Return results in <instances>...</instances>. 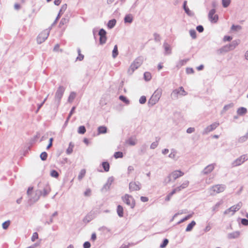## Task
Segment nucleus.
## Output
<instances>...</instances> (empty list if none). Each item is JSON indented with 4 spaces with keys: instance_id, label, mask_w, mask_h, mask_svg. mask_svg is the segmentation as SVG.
<instances>
[{
    "instance_id": "1",
    "label": "nucleus",
    "mask_w": 248,
    "mask_h": 248,
    "mask_svg": "<svg viewBox=\"0 0 248 248\" xmlns=\"http://www.w3.org/2000/svg\"><path fill=\"white\" fill-rule=\"evenodd\" d=\"M144 58L142 56L137 58L131 63L127 70L129 75H132L135 70L138 69L143 63Z\"/></svg>"
},
{
    "instance_id": "2",
    "label": "nucleus",
    "mask_w": 248,
    "mask_h": 248,
    "mask_svg": "<svg viewBox=\"0 0 248 248\" xmlns=\"http://www.w3.org/2000/svg\"><path fill=\"white\" fill-rule=\"evenodd\" d=\"M162 94L161 89H157L148 100V106L152 107L159 101Z\"/></svg>"
},
{
    "instance_id": "3",
    "label": "nucleus",
    "mask_w": 248,
    "mask_h": 248,
    "mask_svg": "<svg viewBox=\"0 0 248 248\" xmlns=\"http://www.w3.org/2000/svg\"><path fill=\"white\" fill-rule=\"evenodd\" d=\"M65 88L62 86H60L55 94V103L58 107L60 104L61 99L63 95Z\"/></svg>"
},
{
    "instance_id": "4",
    "label": "nucleus",
    "mask_w": 248,
    "mask_h": 248,
    "mask_svg": "<svg viewBox=\"0 0 248 248\" xmlns=\"http://www.w3.org/2000/svg\"><path fill=\"white\" fill-rule=\"evenodd\" d=\"M122 201L127 205L133 208L135 205V202L133 197L127 194H125L122 197Z\"/></svg>"
},
{
    "instance_id": "5",
    "label": "nucleus",
    "mask_w": 248,
    "mask_h": 248,
    "mask_svg": "<svg viewBox=\"0 0 248 248\" xmlns=\"http://www.w3.org/2000/svg\"><path fill=\"white\" fill-rule=\"evenodd\" d=\"M50 191V188L48 185H46L45 186L43 187V190L41 189H38L36 190V194H39V196L37 198L34 200V202L37 201L40 196H43V197L46 196Z\"/></svg>"
},
{
    "instance_id": "6",
    "label": "nucleus",
    "mask_w": 248,
    "mask_h": 248,
    "mask_svg": "<svg viewBox=\"0 0 248 248\" xmlns=\"http://www.w3.org/2000/svg\"><path fill=\"white\" fill-rule=\"evenodd\" d=\"M49 34V30L48 29L43 31L40 33L37 38V43L39 44L44 42L48 37Z\"/></svg>"
},
{
    "instance_id": "7",
    "label": "nucleus",
    "mask_w": 248,
    "mask_h": 248,
    "mask_svg": "<svg viewBox=\"0 0 248 248\" xmlns=\"http://www.w3.org/2000/svg\"><path fill=\"white\" fill-rule=\"evenodd\" d=\"M226 186L224 185H216L211 187V190L213 192L211 193V195H214V193H219L224 191Z\"/></svg>"
},
{
    "instance_id": "8",
    "label": "nucleus",
    "mask_w": 248,
    "mask_h": 248,
    "mask_svg": "<svg viewBox=\"0 0 248 248\" xmlns=\"http://www.w3.org/2000/svg\"><path fill=\"white\" fill-rule=\"evenodd\" d=\"M178 94H180L183 96L186 94V93L183 87H180L178 89L173 90L171 94V96L172 98L176 99L178 98Z\"/></svg>"
},
{
    "instance_id": "9",
    "label": "nucleus",
    "mask_w": 248,
    "mask_h": 248,
    "mask_svg": "<svg viewBox=\"0 0 248 248\" xmlns=\"http://www.w3.org/2000/svg\"><path fill=\"white\" fill-rule=\"evenodd\" d=\"M242 206V202H240L236 205H233L229 209L225 210L224 212V214H228L230 212H232V215H233L234 213L238 211Z\"/></svg>"
},
{
    "instance_id": "10",
    "label": "nucleus",
    "mask_w": 248,
    "mask_h": 248,
    "mask_svg": "<svg viewBox=\"0 0 248 248\" xmlns=\"http://www.w3.org/2000/svg\"><path fill=\"white\" fill-rule=\"evenodd\" d=\"M141 188V184L139 181L131 182L129 184V189L130 192L138 191Z\"/></svg>"
},
{
    "instance_id": "11",
    "label": "nucleus",
    "mask_w": 248,
    "mask_h": 248,
    "mask_svg": "<svg viewBox=\"0 0 248 248\" xmlns=\"http://www.w3.org/2000/svg\"><path fill=\"white\" fill-rule=\"evenodd\" d=\"M219 125V123L215 122L212 124H210L207 126L202 132V135L207 134L210 132H211L215 130L218 125Z\"/></svg>"
},
{
    "instance_id": "12",
    "label": "nucleus",
    "mask_w": 248,
    "mask_h": 248,
    "mask_svg": "<svg viewBox=\"0 0 248 248\" xmlns=\"http://www.w3.org/2000/svg\"><path fill=\"white\" fill-rule=\"evenodd\" d=\"M247 160L248 158L247 155H243L235 159L232 163V165L233 166H239Z\"/></svg>"
},
{
    "instance_id": "13",
    "label": "nucleus",
    "mask_w": 248,
    "mask_h": 248,
    "mask_svg": "<svg viewBox=\"0 0 248 248\" xmlns=\"http://www.w3.org/2000/svg\"><path fill=\"white\" fill-rule=\"evenodd\" d=\"M114 181V178L112 176L109 177L107 180V182L104 185L102 188V191H107L109 189L110 186Z\"/></svg>"
},
{
    "instance_id": "14",
    "label": "nucleus",
    "mask_w": 248,
    "mask_h": 248,
    "mask_svg": "<svg viewBox=\"0 0 248 248\" xmlns=\"http://www.w3.org/2000/svg\"><path fill=\"white\" fill-rule=\"evenodd\" d=\"M215 164H211L207 166L202 170V173L204 174H208L212 172L215 168Z\"/></svg>"
},
{
    "instance_id": "15",
    "label": "nucleus",
    "mask_w": 248,
    "mask_h": 248,
    "mask_svg": "<svg viewBox=\"0 0 248 248\" xmlns=\"http://www.w3.org/2000/svg\"><path fill=\"white\" fill-rule=\"evenodd\" d=\"M184 173L181 170H175L172 172L170 175L173 179L174 180L177 178L183 176Z\"/></svg>"
},
{
    "instance_id": "16",
    "label": "nucleus",
    "mask_w": 248,
    "mask_h": 248,
    "mask_svg": "<svg viewBox=\"0 0 248 248\" xmlns=\"http://www.w3.org/2000/svg\"><path fill=\"white\" fill-rule=\"evenodd\" d=\"M230 51L228 45H225L217 50V53L218 55H221L223 53H226Z\"/></svg>"
},
{
    "instance_id": "17",
    "label": "nucleus",
    "mask_w": 248,
    "mask_h": 248,
    "mask_svg": "<svg viewBox=\"0 0 248 248\" xmlns=\"http://www.w3.org/2000/svg\"><path fill=\"white\" fill-rule=\"evenodd\" d=\"M239 40H233L229 45H227L230 51L233 50L239 44Z\"/></svg>"
},
{
    "instance_id": "18",
    "label": "nucleus",
    "mask_w": 248,
    "mask_h": 248,
    "mask_svg": "<svg viewBox=\"0 0 248 248\" xmlns=\"http://www.w3.org/2000/svg\"><path fill=\"white\" fill-rule=\"evenodd\" d=\"M240 235V232L239 231H236L232 233H229L228 234V237L229 239H234L239 237Z\"/></svg>"
},
{
    "instance_id": "19",
    "label": "nucleus",
    "mask_w": 248,
    "mask_h": 248,
    "mask_svg": "<svg viewBox=\"0 0 248 248\" xmlns=\"http://www.w3.org/2000/svg\"><path fill=\"white\" fill-rule=\"evenodd\" d=\"M133 20V17L131 14L126 15L124 18V22L126 23H131Z\"/></svg>"
},
{
    "instance_id": "20",
    "label": "nucleus",
    "mask_w": 248,
    "mask_h": 248,
    "mask_svg": "<svg viewBox=\"0 0 248 248\" xmlns=\"http://www.w3.org/2000/svg\"><path fill=\"white\" fill-rule=\"evenodd\" d=\"M117 213L118 216L120 217L124 216V209L122 206L118 205L117 207Z\"/></svg>"
},
{
    "instance_id": "21",
    "label": "nucleus",
    "mask_w": 248,
    "mask_h": 248,
    "mask_svg": "<svg viewBox=\"0 0 248 248\" xmlns=\"http://www.w3.org/2000/svg\"><path fill=\"white\" fill-rule=\"evenodd\" d=\"M163 46L165 49V54H170L171 53V48L170 45H169L166 42H165L163 44Z\"/></svg>"
},
{
    "instance_id": "22",
    "label": "nucleus",
    "mask_w": 248,
    "mask_h": 248,
    "mask_svg": "<svg viewBox=\"0 0 248 248\" xmlns=\"http://www.w3.org/2000/svg\"><path fill=\"white\" fill-rule=\"evenodd\" d=\"M237 112L238 115L240 116H243L247 112V109L246 108L240 107L238 108Z\"/></svg>"
},
{
    "instance_id": "23",
    "label": "nucleus",
    "mask_w": 248,
    "mask_h": 248,
    "mask_svg": "<svg viewBox=\"0 0 248 248\" xmlns=\"http://www.w3.org/2000/svg\"><path fill=\"white\" fill-rule=\"evenodd\" d=\"M248 139V135H247V133L243 136L239 137L237 140V142L239 143H242L245 141H246Z\"/></svg>"
},
{
    "instance_id": "24",
    "label": "nucleus",
    "mask_w": 248,
    "mask_h": 248,
    "mask_svg": "<svg viewBox=\"0 0 248 248\" xmlns=\"http://www.w3.org/2000/svg\"><path fill=\"white\" fill-rule=\"evenodd\" d=\"M196 225V222L194 220L192 221L187 226L186 231V232H190L193 228V227Z\"/></svg>"
},
{
    "instance_id": "25",
    "label": "nucleus",
    "mask_w": 248,
    "mask_h": 248,
    "mask_svg": "<svg viewBox=\"0 0 248 248\" xmlns=\"http://www.w3.org/2000/svg\"><path fill=\"white\" fill-rule=\"evenodd\" d=\"M116 23V20L115 19H112L111 20H110L108 21L107 26L108 28L109 29H112L113 28Z\"/></svg>"
},
{
    "instance_id": "26",
    "label": "nucleus",
    "mask_w": 248,
    "mask_h": 248,
    "mask_svg": "<svg viewBox=\"0 0 248 248\" xmlns=\"http://www.w3.org/2000/svg\"><path fill=\"white\" fill-rule=\"evenodd\" d=\"M102 166L103 168L104 171L106 172H108L109 170V164L107 161H104L102 163Z\"/></svg>"
},
{
    "instance_id": "27",
    "label": "nucleus",
    "mask_w": 248,
    "mask_h": 248,
    "mask_svg": "<svg viewBox=\"0 0 248 248\" xmlns=\"http://www.w3.org/2000/svg\"><path fill=\"white\" fill-rule=\"evenodd\" d=\"M107 132V128L105 126H100L98 127V134H105Z\"/></svg>"
},
{
    "instance_id": "28",
    "label": "nucleus",
    "mask_w": 248,
    "mask_h": 248,
    "mask_svg": "<svg viewBox=\"0 0 248 248\" xmlns=\"http://www.w3.org/2000/svg\"><path fill=\"white\" fill-rule=\"evenodd\" d=\"M77 51L78 53V56L76 58V61H81L84 59V55L81 53V50L80 48H78Z\"/></svg>"
},
{
    "instance_id": "29",
    "label": "nucleus",
    "mask_w": 248,
    "mask_h": 248,
    "mask_svg": "<svg viewBox=\"0 0 248 248\" xmlns=\"http://www.w3.org/2000/svg\"><path fill=\"white\" fill-rule=\"evenodd\" d=\"M188 61V59L180 60L177 62V63L176 64V67L178 68L181 67L182 66L185 65L187 62Z\"/></svg>"
},
{
    "instance_id": "30",
    "label": "nucleus",
    "mask_w": 248,
    "mask_h": 248,
    "mask_svg": "<svg viewBox=\"0 0 248 248\" xmlns=\"http://www.w3.org/2000/svg\"><path fill=\"white\" fill-rule=\"evenodd\" d=\"M118 55V50L117 45H115L112 50V56L113 58H115Z\"/></svg>"
},
{
    "instance_id": "31",
    "label": "nucleus",
    "mask_w": 248,
    "mask_h": 248,
    "mask_svg": "<svg viewBox=\"0 0 248 248\" xmlns=\"http://www.w3.org/2000/svg\"><path fill=\"white\" fill-rule=\"evenodd\" d=\"M58 214V213L57 211H55L51 216L49 221H46L45 223V224H50L51 223H52L53 222V217H55V216H57Z\"/></svg>"
},
{
    "instance_id": "32",
    "label": "nucleus",
    "mask_w": 248,
    "mask_h": 248,
    "mask_svg": "<svg viewBox=\"0 0 248 248\" xmlns=\"http://www.w3.org/2000/svg\"><path fill=\"white\" fill-rule=\"evenodd\" d=\"M76 96V93L72 92L70 93L68 98V101L70 103L72 102L74 99L75 98Z\"/></svg>"
},
{
    "instance_id": "33",
    "label": "nucleus",
    "mask_w": 248,
    "mask_h": 248,
    "mask_svg": "<svg viewBox=\"0 0 248 248\" xmlns=\"http://www.w3.org/2000/svg\"><path fill=\"white\" fill-rule=\"evenodd\" d=\"M119 99L126 105H128L130 103L129 100L124 95H120L119 96Z\"/></svg>"
},
{
    "instance_id": "34",
    "label": "nucleus",
    "mask_w": 248,
    "mask_h": 248,
    "mask_svg": "<svg viewBox=\"0 0 248 248\" xmlns=\"http://www.w3.org/2000/svg\"><path fill=\"white\" fill-rule=\"evenodd\" d=\"M152 78L151 74L150 72H145L144 73V78L146 81H149L151 80Z\"/></svg>"
},
{
    "instance_id": "35",
    "label": "nucleus",
    "mask_w": 248,
    "mask_h": 248,
    "mask_svg": "<svg viewBox=\"0 0 248 248\" xmlns=\"http://www.w3.org/2000/svg\"><path fill=\"white\" fill-rule=\"evenodd\" d=\"M86 173V170L85 169H82L80 170L78 176V179L80 181L84 177Z\"/></svg>"
},
{
    "instance_id": "36",
    "label": "nucleus",
    "mask_w": 248,
    "mask_h": 248,
    "mask_svg": "<svg viewBox=\"0 0 248 248\" xmlns=\"http://www.w3.org/2000/svg\"><path fill=\"white\" fill-rule=\"evenodd\" d=\"M86 131L85 127L84 125H81L78 127V132L80 134H84Z\"/></svg>"
},
{
    "instance_id": "37",
    "label": "nucleus",
    "mask_w": 248,
    "mask_h": 248,
    "mask_svg": "<svg viewBox=\"0 0 248 248\" xmlns=\"http://www.w3.org/2000/svg\"><path fill=\"white\" fill-rule=\"evenodd\" d=\"M209 20L212 23H217L218 19V16L217 15H215L213 16H212V17H209Z\"/></svg>"
},
{
    "instance_id": "38",
    "label": "nucleus",
    "mask_w": 248,
    "mask_h": 248,
    "mask_svg": "<svg viewBox=\"0 0 248 248\" xmlns=\"http://www.w3.org/2000/svg\"><path fill=\"white\" fill-rule=\"evenodd\" d=\"M231 3V0H222V4L224 8L228 7Z\"/></svg>"
},
{
    "instance_id": "39",
    "label": "nucleus",
    "mask_w": 248,
    "mask_h": 248,
    "mask_svg": "<svg viewBox=\"0 0 248 248\" xmlns=\"http://www.w3.org/2000/svg\"><path fill=\"white\" fill-rule=\"evenodd\" d=\"M154 40L155 42H160L161 41V37L157 33H154Z\"/></svg>"
},
{
    "instance_id": "40",
    "label": "nucleus",
    "mask_w": 248,
    "mask_h": 248,
    "mask_svg": "<svg viewBox=\"0 0 248 248\" xmlns=\"http://www.w3.org/2000/svg\"><path fill=\"white\" fill-rule=\"evenodd\" d=\"M74 146V145L72 144L71 142H70L69 143V147L67 149L66 151V153L68 155H70V154L72 153V152H73V148Z\"/></svg>"
},
{
    "instance_id": "41",
    "label": "nucleus",
    "mask_w": 248,
    "mask_h": 248,
    "mask_svg": "<svg viewBox=\"0 0 248 248\" xmlns=\"http://www.w3.org/2000/svg\"><path fill=\"white\" fill-rule=\"evenodd\" d=\"M50 175L52 177L57 178L59 177V174L57 170H53L50 171Z\"/></svg>"
},
{
    "instance_id": "42",
    "label": "nucleus",
    "mask_w": 248,
    "mask_h": 248,
    "mask_svg": "<svg viewBox=\"0 0 248 248\" xmlns=\"http://www.w3.org/2000/svg\"><path fill=\"white\" fill-rule=\"evenodd\" d=\"M107 41V36H102L99 37V44L101 45H104L106 43Z\"/></svg>"
},
{
    "instance_id": "43",
    "label": "nucleus",
    "mask_w": 248,
    "mask_h": 248,
    "mask_svg": "<svg viewBox=\"0 0 248 248\" xmlns=\"http://www.w3.org/2000/svg\"><path fill=\"white\" fill-rule=\"evenodd\" d=\"M169 243V240L167 238H165L162 243L160 245V248H165Z\"/></svg>"
},
{
    "instance_id": "44",
    "label": "nucleus",
    "mask_w": 248,
    "mask_h": 248,
    "mask_svg": "<svg viewBox=\"0 0 248 248\" xmlns=\"http://www.w3.org/2000/svg\"><path fill=\"white\" fill-rule=\"evenodd\" d=\"M40 158L43 161H45L46 160L47 157V154L46 152H42L40 155Z\"/></svg>"
},
{
    "instance_id": "45",
    "label": "nucleus",
    "mask_w": 248,
    "mask_h": 248,
    "mask_svg": "<svg viewBox=\"0 0 248 248\" xmlns=\"http://www.w3.org/2000/svg\"><path fill=\"white\" fill-rule=\"evenodd\" d=\"M126 143L132 146H134L136 144V142L135 141V140L132 138H130L127 140Z\"/></svg>"
},
{
    "instance_id": "46",
    "label": "nucleus",
    "mask_w": 248,
    "mask_h": 248,
    "mask_svg": "<svg viewBox=\"0 0 248 248\" xmlns=\"http://www.w3.org/2000/svg\"><path fill=\"white\" fill-rule=\"evenodd\" d=\"M189 34L192 39H195L196 38V37H197L196 34L197 33H196V31H195V30H194V29L190 30L189 31Z\"/></svg>"
},
{
    "instance_id": "47",
    "label": "nucleus",
    "mask_w": 248,
    "mask_h": 248,
    "mask_svg": "<svg viewBox=\"0 0 248 248\" xmlns=\"http://www.w3.org/2000/svg\"><path fill=\"white\" fill-rule=\"evenodd\" d=\"M68 22V19L66 18H62L60 22V24H59V26L60 27H62V25H64V24H66V23H67Z\"/></svg>"
},
{
    "instance_id": "48",
    "label": "nucleus",
    "mask_w": 248,
    "mask_h": 248,
    "mask_svg": "<svg viewBox=\"0 0 248 248\" xmlns=\"http://www.w3.org/2000/svg\"><path fill=\"white\" fill-rule=\"evenodd\" d=\"M114 157L115 158H122L123 157V154L121 152H116L114 154Z\"/></svg>"
},
{
    "instance_id": "49",
    "label": "nucleus",
    "mask_w": 248,
    "mask_h": 248,
    "mask_svg": "<svg viewBox=\"0 0 248 248\" xmlns=\"http://www.w3.org/2000/svg\"><path fill=\"white\" fill-rule=\"evenodd\" d=\"M10 224V221L9 220H7V221L4 222L2 224L3 229H5V230L7 229L8 228V227L9 226Z\"/></svg>"
},
{
    "instance_id": "50",
    "label": "nucleus",
    "mask_w": 248,
    "mask_h": 248,
    "mask_svg": "<svg viewBox=\"0 0 248 248\" xmlns=\"http://www.w3.org/2000/svg\"><path fill=\"white\" fill-rule=\"evenodd\" d=\"M184 11L185 13L189 16H194V13L190 11L188 7L184 10Z\"/></svg>"
},
{
    "instance_id": "51",
    "label": "nucleus",
    "mask_w": 248,
    "mask_h": 248,
    "mask_svg": "<svg viewBox=\"0 0 248 248\" xmlns=\"http://www.w3.org/2000/svg\"><path fill=\"white\" fill-rule=\"evenodd\" d=\"M66 9H67V4H63L61 8L59 13H60L61 15L64 12V11L66 10Z\"/></svg>"
},
{
    "instance_id": "52",
    "label": "nucleus",
    "mask_w": 248,
    "mask_h": 248,
    "mask_svg": "<svg viewBox=\"0 0 248 248\" xmlns=\"http://www.w3.org/2000/svg\"><path fill=\"white\" fill-rule=\"evenodd\" d=\"M191 217V215H187V216L185 217H184L183 218L181 219L179 222H178L177 224H180V223H182V222L187 220L190 217Z\"/></svg>"
},
{
    "instance_id": "53",
    "label": "nucleus",
    "mask_w": 248,
    "mask_h": 248,
    "mask_svg": "<svg viewBox=\"0 0 248 248\" xmlns=\"http://www.w3.org/2000/svg\"><path fill=\"white\" fill-rule=\"evenodd\" d=\"M107 32L104 29H101L99 30L98 34L100 37L106 36Z\"/></svg>"
},
{
    "instance_id": "54",
    "label": "nucleus",
    "mask_w": 248,
    "mask_h": 248,
    "mask_svg": "<svg viewBox=\"0 0 248 248\" xmlns=\"http://www.w3.org/2000/svg\"><path fill=\"white\" fill-rule=\"evenodd\" d=\"M146 102V97L145 96H142L139 99V102L141 104H144Z\"/></svg>"
},
{
    "instance_id": "55",
    "label": "nucleus",
    "mask_w": 248,
    "mask_h": 248,
    "mask_svg": "<svg viewBox=\"0 0 248 248\" xmlns=\"http://www.w3.org/2000/svg\"><path fill=\"white\" fill-rule=\"evenodd\" d=\"M241 29V27L239 25H232L231 27V29L232 31H237L239 30H240Z\"/></svg>"
},
{
    "instance_id": "56",
    "label": "nucleus",
    "mask_w": 248,
    "mask_h": 248,
    "mask_svg": "<svg viewBox=\"0 0 248 248\" xmlns=\"http://www.w3.org/2000/svg\"><path fill=\"white\" fill-rule=\"evenodd\" d=\"M92 219V217H90L89 216H86L83 219V221L85 223H89L91 220Z\"/></svg>"
},
{
    "instance_id": "57",
    "label": "nucleus",
    "mask_w": 248,
    "mask_h": 248,
    "mask_svg": "<svg viewBox=\"0 0 248 248\" xmlns=\"http://www.w3.org/2000/svg\"><path fill=\"white\" fill-rule=\"evenodd\" d=\"M221 202H217L215 205V206H214L213 207H212V210L213 211H216V210H217L218 208L219 207V206L221 205Z\"/></svg>"
},
{
    "instance_id": "58",
    "label": "nucleus",
    "mask_w": 248,
    "mask_h": 248,
    "mask_svg": "<svg viewBox=\"0 0 248 248\" xmlns=\"http://www.w3.org/2000/svg\"><path fill=\"white\" fill-rule=\"evenodd\" d=\"M158 144V141L153 142L150 146V148L152 149H154L157 147Z\"/></svg>"
},
{
    "instance_id": "59",
    "label": "nucleus",
    "mask_w": 248,
    "mask_h": 248,
    "mask_svg": "<svg viewBox=\"0 0 248 248\" xmlns=\"http://www.w3.org/2000/svg\"><path fill=\"white\" fill-rule=\"evenodd\" d=\"M196 30H197L198 31L201 33L203 31L204 28L202 25H198L196 27Z\"/></svg>"
},
{
    "instance_id": "60",
    "label": "nucleus",
    "mask_w": 248,
    "mask_h": 248,
    "mask_svg": "<svg viewBox=\"0 0 248 248\" xmlns=\"http://www.w3.org/2000/svg\"><path fill=\"white\" fill-rule=\"evenodd\" d=\"M216 13V10L215 9H211L208 14V17H212V16L215 15V14Z\"/></svg>"
},
{
    "instance_id": "61",
    "label": "nucleus",
    "mask_w": 248,
    "mask_h": 248,
    "mask_svg": "<svg viewBox=\"0 0 248 248\" xmlns=\"http://www.w3.org/2000/svg\"><path fill=\"white\" fill-rule=\"evenodd\" d=\"M38 234L37 232H35L33 233L32 236L31 237V241H34L36 239H38Z\"/></svg>"
},
{
    "instance_id": "62",
    "label": "nucleus",
    "mask_w": 248,
    "mask_h": 248,
    "mask_svg": "<svg viewBox=\"0 0 248 248\" xmlns=\"http://www.w3.org/2000/svg\"><path fill=\"white\" fill-rule=\"evenodd\" d=\"M146 149V145L145 144L143 145L140 149V154H143L145 152Z\"/></svg>"
},
{
    "instance_id": "63",
    "label": "nucleus",
    "mask_w": 248,
    "mask_h": 248,
    "mask_svg": "<svg viewBox=\"0 0 248 248\" xmlns=\"http://www.w3.org/2000/svg\"><path fill=\"white\" fill-rule=\"evenodd\" d=\"M83 248H90L91 243L89 241H86L83 245Z\"/></svg>"
},
{
    "instance_id": "64",
    "label": "nucleus",
    "mask_w": 248,
    "mask_h": 248,
    "mask_svg": "<svg viewBox=\"0 0 248 248\" xmlns=\"http://www.w3.org/2000/svg\"><path fill=\"white\" fill-rule=\"evenodd\" d=\"M241 223L242 225L244 226H248V219L246 218H242L241 219Z\"/></svg>"
}]
</instances>
